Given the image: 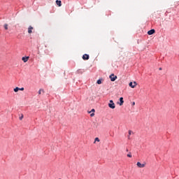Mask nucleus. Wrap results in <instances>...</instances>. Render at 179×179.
I'll return each instance as SVG.
<instances>
[{
    "label": "nucleus",
    "instance_id": "nucleus-10",
    "mask_svg": "<svg viewBox=\"0 0 179 179\" xmlns=\"http://www.w3.org/2000/svg\"><path fill=\"white\" fill-rule=\"evenodd\" d=\"M120 106H122V104H124V98L120 97Z\"/></svg>",
    "mask_w": 179,
    "mask_h": 179
},
{
    "label": "nucleus",
    "instance_id": "nucleus-13",
    "mask_svg": "<svg viewBox=\"0 0 179 179\" xmlns=\"http://www.w3.org/2000/svg\"><path fill=\"white\" fill-rule=\"evenodd\" d=\"M96 142H100V139L98 137L95 138L94 143H96Z\"/></svg>",
    "mask_w": 179,
    "mask_h": 179
},
{
    "label": "nucleus",
    "instance_id": "nucleus-2",
    "mask_svg": "<svg viewBox=\"0 0 179 179\" xmlns=\"http://www.w3.org/2000/svg\"><path fill=\"white\" fill-rule=\"evenodd\" d=\"M111 82H115V80L117 79V76L114 75V73L110 74V76H109Z\"/></svg>",
    "mask_w": 179,
    "mask_h": 179
},
{
    "label": "nucleus",
    "instance_id": "nucleus-7",
    "mask_svg": "<svg viewBox=\"0 0 179 179\" xmlns=\"http://www.w3.org/2000/svg\"><path fill=\"white\" fill-rule=\"evenodd\" d=\"M33 27L31 26H29V28H28V33L29 34H31V33H33Z\"/></svg>",
    "mask_w": 179,
    "mask_h": 179
},
{
    "label": "nucleus",
    "instance_id": "nucleus-19",
    "mask_svg": "<svg viewBox=\"0 0 179 179\" xmlns=\"http://www.w3.org/2000/svg\"><path fill=\"white\" fill-rule=\"evenodd\" d=\"M131 134H132V131L129 130V136H131Z\"/></svg>",
    "mask_w": 179,
    "mask_h": 179
},
{
    "label": "nucleus",
    "instance_id": "nucleus-21",
    "mask_svg": "<svg viewBox=\"0 0 179 179\" xmlns=\"http://www.w3.org/2000/svg\"><path fill=\"white\" fill-rule=\"evenodd\" d=\"M132 106H135V102H133Z\"/></svg>",
    "mask_w": 179,
    "mask_h": 179
},
{
    "label": "nucleus",
    "instance_id": "nucleus-15",
    "mask_svg": "<svg viewBox=\"0 0 179 179\" xmlns=\"http://www.w3.org/2000/svg\"><path fill=\"white\" fill-rule=\"evenodd\" d=\"M96 83H97L98 85H101V80H98L97 82H96Z\"/></svg>",
    "mask_w": 179,
    "mask_h": 179
},
{
    "label": "nucleus",
    "instance_id": "nucleus-14",
    "mask_svg": "<svg viewBox=\"0 0 179 179\" xmlns=\"http://www.w3.org/2000/svg\"><path fill=\"white\" fill-rule=\"evenodd\" d=\"M3 27H4L5 30H8V24H5L3 25Z\"/></svg>",
    "mask_w": 179,
    "mask_h": 179
},
{
    "label": "nucleus",
    "instance_id": "nucleus-9",
    "mask_svg": "<svg viewBox=\"0 0 179 179\" xmlns=\"http://www.w3.org/2000/svg\"><path fill=\"white\" fill-rule=\"evenodd\" d=\"M56 3H57V6H62V1L59 0H57Z\"/></svg>",
    "mask_w": 179,
    "mask_h": 179
},
{
    "label": "nucleus",
    "instance_id": "nucleus-8",
    "mask_svg": "<svg viewBox=\"0 0 179 179\" xmlns=\"http://www.w3.org/2000/svg\"><path fill=\"white\" fill-rule=\"evenodd\" d=\"M22 60L23 61V62H27L29 61V57H23L22 58Z\"/></svg>",
    "mask_w": 179,
    "mask_h": 179
},
{
    "label": "nucleus",
    "instance_id": "nucleus-11",
    "mask_svg": "<svg viewBox=\"0 0 179 179\" xmlns=\"http://www.w3.org/2000/svg\"><path fill=\"white\" fill-rule=\"evenodd\" d=\"M14 92L15 93H17V92H19V87H16L15 89H14Z\"/></svg>",
    "mask_w": 179,
    "mask_h": 179
},
{
    "label": "nucleus",
    "instance_id": "nucleus-22",
    "mask_svg": "<svg viewBox=\"0 0 179 179\" xmlns=\"http://www.w3.org/2000/svg\"><path fill=\"white\" fill-rule=\"evenodd\" d=\"M92 112H94V109H92Z\"/></svg>",
    "mask_w": 179,
    "mask_h": 179
},
{
    "label": "nucleus",
    "instance_id": "nucleus-16",
    "mask_svg": "<svg viewBox=\"0 0 179 179\" xmlns=\"http://www.w3.org/2000/svg\"><path fill=\"white\" fill-rule=\"evenodd\" d=\"M127 157H132V154L131 152L127 154Z\"/></svg>",
    "mask_w": 179,
    "mask_h": 179
},
{
    "label": "nucleus",
    "instance_id": "nucleus-4",
    "mask_svg": "<svg viewBox=\"0 0 179 179\" xmlns=\"http://www.w3.org/2000/svg\"><path fill=\"white\" fill-rule=\"evenodd\" d=\"M138 85V83H136V82H130L129 84V86H130V87H131L132 89H134V87Z\"/></svg>",
    "mask_w": 179,
    "mask_h": 179
},
{
    "label": "nucleus",
    "instance_id": "nucleus-3",
    "mask_svg": "<svg viewBox=\"0 0 179 179\" xmlns=\"http://www.w3.org/2000/svg\"><path fill=\"white\" fill-rule=\"evenodd\" d=\"M136 165L139 169H143V167L146 166V163L144 162L143 164H141V162H137Z\"/></svg>",
    "mask_w": 179,
    "mask_h": 179
},
{
    "label": "nucleus",
    "instance_id": "nucleus-23",
    "mask_svg": "<svg viewBox=\"0 0 179 179\" xmlns=\"http://www.w3.org/2000/svg\"><path fill=\"white\" fill-rule=\"evenodd\" d=\"M159 71H162V68H159Z\"/></svg>",
    "mask_w": 179,
    "mask_h": 179
},
{
    "label": "nucleus",
    "instance_id": "nucleus-6",
    "mask_svg": "<svg viewBox=\"0 0 179 179\" xmlns=\"http://www.w3.org/2000/svg\"><path fill=\"white\" fill-rule=\"evenodd\" d=\"M155 32L156 31L155 29H151L148 31V36H152V34H155Z\"/></svg>",
    "mask_w": 179,
    "mask_h": 179
},
{
    "label": "nucleus",
    "instance_id": "nucleus-12",
    "mask_svg": "<svg viewBox=\"0 0 179 179\" xmlns=\"http://www.w3.org/2000/svg\"><path fill=\"white\" fill-rule=\"evenodd\" d=\"M41 92L42 93H44V90H42V89L39 90L38 94H41Z\"/></svg>",
    "mask_w": 179,
    "mask_h": 179
},
{
    "label": "nucleus",
    "instance_id": "nucleus-18",
    "mask_svg": "<svg viewBox=\"0 0 179 179\" xmlns=\"http://www.w3.org/2000/svg\"><path fill=\"white\" fill-rule=\"evenodd\" d=\"M19 90H21V92H23V90H24V87L19 88Z\"/></svg>",
    "mask_w": 179,
    "mask_h": 179
},
{
    "label": "nucleus",
    "instance_id": "nucleus-17",
    "mask_svg": "<svg viewBox=\"0 0 179 179\" xmlns=\"http://www.w3.org/2000/svg\"><path fill=\"white\" fill-rule=\"evenodd\" d=\"M23 114H22V115L20 117V121H22V120H23Z\"/></svg>",
    "mask_w": 179,
    "mask_h": 179
},
{
    "label": "nucleus",
    "instance_id": "nucleus-5",
    "mask_svg": "<svg viewBox=\"0 0 179 179\" xmlns=\"http://www.w3.org/2000/svg\"><path fill=\"white\" fill-rule=\"evenodd\" d=\"M89 58H90V56L87 54H85L83 56V59H84V61H87V59H89Z\"/></svg>",
    "mask_w": 179,
    "mask_h": 179
},
{
    "label": "nucleus",
    "instance_id": "nucleus-1",
    "mask_svg": "<svg viewBox=\"0 0 179 179\" xmlns=\"http://www.w3.org/2000/svg\"><path fill=\"white\" fill-rule=\"evenodd\" d=\"M108 107L110 108H115V103H114V101L113 100H110V103H108Z\"/></svg>",
    "mask_w": 179,
    "mask_h": 179
},
{
    "label": "nucleus",
    "instance_id": "nucleus-20",
    "mask_svg": "<svg viewBox=\"0 0 179 179\" xmlns=\"http://www.w3.org/2000/svg\"><path fill=\"white\" fill-rule=\"evenodd\" d=\"M90 116H91V117H94V113H92V114L90 115Z\"/></svg>",
    "mask_w": 179,
    "mask_h": 179
}]
</instances>
